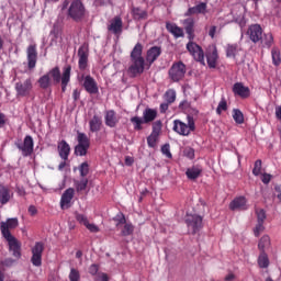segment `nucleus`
I'll use <instances>...</instances> for the list:
<instances>
[{"mask_svg": "<svg viewBox=\"0 0 281 281\" xmlns=\"http://www.w3.org/2000/svg\"><path fill=\"white\" fill-rule=\"evenodd\" d=\"M52 79L54 85H59V82H61V92L65 93V91H67V85H69L71 80V66H65L63 75H60V68L58 66L50 69L46 75L38 79L37 82L41 89H49V87H52Z\"/></svg>", "mask_w": 281, "mask_h": 281, "instance_id": "nucleus-1", "label": "nucleus"}, {"mask_svg": "<svg viewBox=\"0 0 281 281\" xmlns=\"http://www.w3.org/2000/svg\"><path fill=\"white\" fill-rule=\"evenodd\" d=\"M143 52L144 46L142 43H137L131 53L132 65L128 67V74L131 75V78H137V76H142V74H144L146 60L142 56Z\"/></svg>", "mask_w": 281, "mask_h": 281, "instance_id": "nucleus-2", "label": "nucleus"}, {"mask_svg": "<svg viewBox=\"0 0 281 281\" xmlns=\"http://www.w3.org/2000/svg\"><path fill=\"white\" fill-rule=\"evenodd\" d=\"M188 124L183 123L181 120H175L173 121V131L178 135H182V137H188L190 133L196 131V125L194 123V117L188 115L187 116Z\"/></svg>", "mask_w": 281, "mask_h": 281, "instance_id": "nucleus-3", "label": "nucleus"}, {"mask_svg": "<svg viewBox=\"0 0 281 281\" xmlns=\"http://www.w3.org/2000/svg\"><path fill=\"white\" fill-rule=\"evenodd\" d=\"M85 14H87V9L85 4L80 0H74L68 8V16L76 23H80L82 19H85Z\"/></svg>", "mask_w": 281, "mask_h": 281, "instance_id": "nucleus-4", "label": "nucleus"}, {"mask_svg": "<svg viewBox=\"0 0 281 281\" xmlns=\"http://www.w3.org/2000/svg\"><path fill=\"white\" fill-rule=\"evenodd\" d=\"M77 142L78 144L75 146V155L77 157H87V153H89V148H91V139L87 134L78 132Z\"/></svg>", "mask_w": 281, "mask_h": 281, "instance_id": "nucleus-5", "label": "nucleus"}, {"mask_svg": "<svg viewBox=\"0 0 281 281\" xmlns=\"http://www.w3.org/2000/svg\"><path fill=\"white\" fill-rule=\"evenodd\" d=\"M186 64L183 61H176L168 70V76L171 82H181L186 78Z\"/></svg>", "mask_w": 281, "mask_h": 281, "instance_id": "nucleus-6", "label": "nucleus"}, {"mask_svg": "<svg viewBox=\"0 0 281 281\" xmlns=\"http://www.w3.org/2000/svg\"><path fill=\"white\" fill-rule=\"evenodd\" d=\"M187 50L200 65L205 66V53L203 48L194 42V40H189L187 44Z\"/></svg>", "mask_w": 281, "mask_h": 281, "instance_id": "nucleus-7", "label": "nucleus"}, {"mask_svg": "<svg viewBox=\"0 0 281 281\" xmlns=\"http://www.w3.org/2000/svg\"><path fill=\"white\" fill-rule=\"evenodd\" d=\"M15 146L20 149L23 157H32L34 153V138L31 135H26L23 143L19 140L15 143Z\"/></svg>", "mask_w": 281, "mask_h": 281, "instance_id": "nucleus-8", "label": "nucleus"}, {"mask_svg": "<svg viewBox=\"0 0 281 281\" xmlns=\"http://www.w3.org/2000/svg\"><path fill=\"white\" fill-rule=\"evenodd\" d=\"M164 123L160 120L153 123V130L150 135L147 137V146L149 148H157V143L159 142V135H161V128Z\"/></svg>", "mask_w": 281, "mask_h": 281, "instance_id": "nucleus-9", "label": "nucleus"}, {"mask_svg": "<svg viewBox=\"0 0 281 281\" xmlns=\"http://www.w3.org/2000/svg\"><path fill=\"white\" fill-rule=\"evenodd\" d=\"M43 251H45V244L42 241L35 243L34 247L31 249V262L33 267H41L43 265Z\"/></svg>", "mask_w": 281, "mask_h": 281, "instance_id": "nucleus-10", "label": "nucleus"}, {"mask_svg": "<svg viewBox=\"0 0 281 281\" xmlns=\"http://www.w3.org/2000/svg\"><path fill=\"white\" fill-rule=\"evenodd\" d=\"M186 223L188 229L192 231V234H196L203 228V217L196 214H188L186 217Z\"/></svg>", "mask_w": 281, "mask_h": 281, "instance_id": "nucleus-11", "label": "nucleus"}, {"mask_svg": "<svg viewBox=\"0 0 281 281\" xmlns=\"http://www.w3.org/2000/svg\"><path fill=\"white\" fill-rule=\"evenodd\" d=\"M26 60L27 68L30 71L36 68V63H38V50L36 48V44H30L26 48Z\"/></svg>", "mask_w": 281, "mask_h": 281, "instance_id": "nucleus-12", "label": "nucleus"}, {"mask_svg": "<svg viewBox=\"0 0 281 281\" xmlns=\"http://www.w3.org/2000/svg\"><path fill=\"white\" fill-rule=\"evenodd\" d=\"M32 89L33 85L31 78L15 83V91L20 98H27V95L32 93Z\"/></svg>", "mask_w": 281, "mask_h": 281, "instance_id": "nucleus-13", "label": "nucleus"}, {"mask_svg": "<svg viewBox=\"0 0 281 281\" xmlns=\"http://www.w3.org/2000/svg\"><path fill=\"white\" fill-rule=\"evenodd\" d=\"M205 58L209 68L216 69L218 63V49L216 48V45H211L206 48Z\"/></svg>", "mask_w": 281, "mask_h": 281, "instance_id": "nucleus-14", "label": "nucleus"}, {"mask_svg": "<svg viewBox=\"0 0 281 281\" xmlns=\"http://www.w3.org/2000/svg\"><path fill=\"white\" fill-rule=\"evenodd\" d=\"M262 26L260 24H251L247 30V36L252 43H262Z\"/></svg>", "mask_w": 281, "mask_h": 281, "instance_id": "nucleus-15", "label": "nucleus"}, {"mask_svg": "<svg viewBox=\"0 0 281 281\" xmlns=\"http://www.w3.org/2000/svg\"><path fill=\"white\" fill-rule=\"evenodd\" d=\"M19 227V218H8L7 222L0 223V231L3 236V238H8V236H13L12 233H10V229H16Z\"/></svg>", "mask_w": 281, "mask_h": 281, "instance_id": "nucleus-16", "label": "nucleus"}, {"mask_svg": "<svg viewBox=\"0 0 281 281\" xmlns=\"http://www.w3.org/2000/svg\"><path fill=\"white\" fill-rule=\"evenodd\" d=\"M7 236L8 237H4V239L9 245V250L12 252V256H14L15 260L21 259V241H19L14 236Z\"/></svg>", "mask_w": 281, "mask_h": 281, "instance_id": "nucleus-17", "label": "nucleus"}, {"mask_svg": "<svg viewBox=\"0 0 281 281\" xmlns=\"http://www.w3.org/2000/svg\"><path fill=\"white\" fill-rule=\"evenodd\" d=\"M83 79V88L86 89L87 93H90L91 95H95V93L100 92V89L98 88V82L91 75H82L81 77Z\"/></svg>", "mask_w": 281, "mask_h": 281, "instance_id": "nucleus-18", "label": "nucleus"}, {"mask_svg": "<svg viewBox=\"0 0 281 281\" xmlns=\"http://www.w3.org/2000/svg\"><path fill=\"white\" fill-rule=\"evenodd\" d=\"M182 25L184 27L187 38L189 41H194L196 38V35L194 34V27L196 26V22L194 21V18H187L182 21Z\"/></svg>", "mask_w": 281, "mask_h": 281, "instance_id": "nucleus-19", "label": "nucleus"}, {"mask_svg": "<svg viewBox=\"0 0 281 281\" xmlns=\"http://www.w3.org/2000/svg\"><path fill=\"white\" fill-rule=\"evenodd\" d=\"M194 14H207V2H199L194 7H190L184 16H194Z\"/></svg>", "mask_w": 281, "mask_h": 281, "instance_id": "nucleus-20", "label": "nucleus"}, {"mask_svg": "<svg viewBox=\"0 0 281 281\" xmlns=\"http://www.w3.org/2000/svg\"><path fill=\"white\" fill-rule=\"evenodd\" d=\"M74 194H76V190L74 188H68L61 195L60 199V207L61 210H67L70 207V203L74 200Z\"/></svg>", "mask_w": 281, "mask_h": 281, "instance_id": "nucleus-21", "label": "nucleus"}, {"mask_svg": "<svg viewBox=\"0 0 281 281\" xmlns=\"http://www.w3.org/2000/svg\"><path fill=\"white\" fill-rule=\"evenodd\" d=\"M78 56H79V69L80 71H85L89 65V50L85 48L83 46L79 47L78 49Z\"/></svg>", "mask_w": 281, "mask_h": 281, "instance_id": "nucleus-22", "label": "nucleus"}, {"mask_svg": "<svg viewBox=\"0 0 281 281\" xmlns=\"http://www.w3.org/2000/svg\"><path fill=\"white\" fill-rule=\"evenodd\" d=\"M124 27V22H122V18L115 16L111 20L110 25H108V31L112 34H122Z\"/></svg>", "mask_w": 281, "mask_h": 281, "instance_id": "nucleus-23", "label": "nucleus"}, {"mask_svg": "<svg viewBox=\"0 0 281 281\" xmlns=\"http://www.w3.org/2000/svg\"><path fill=\"white\" fill-rule=\"evenodd\" d=\"M57 150L59 154V157L67 161L69 159V155L71 154V146L67 144V140H60L57 145Z\"/></svg>", "mask_w": 281, "mask_h": 281, "instance_id": "nucleus-24", "label": "nucleus"}, {"mask_svg": "<svg viewBox=\"0 0 281 281\" xmlns=\"http://www.w3.org/2000/svg\"><path fill=\"white\" fill-rule=\"evenodd\" d=\"M233 93L235 95H239V98H249V95H251L249 87H246L245 85H243V82L234 83Z\"/></svg>", "mask_w": 281, "mask_h": 281, "instance_id": "nucleus-25", "label": "nucleus"}, {"mask_svg": "<svg viewBox=\"0 0 281 281\" xmlns=\"http://www.w3.org/2000/svg\"><path fill=\"white\" fill-rule=\"evenodd\" d=\"M105 125L110 128H115L117 124H120V119H117V113L114 112V110H108L105 112Z\"/></svg>", "mask_w": 281, "mask_h": 281, "instance_id": "nucleus-26", "label": "nucleus"}, {"mask_svg": "<svg viewBox=\"0 0 281 281\" xmlns=\"http://www.w3.org/2000/svg\"><path fill=\"white\" fill-rule=\"evenodd\" d=\"M161 56V47L153 46L147 50L146 60L149 65H153L157 58Z\"/></svg>", "mask_w": 281, "mask_h": 281, "instance_id": "nucleus-27", "label": "nucleus"}, {"mask_svg": "<svg viewBox=\"0 0 281 281\" xmlns=\"http://www.w3.org/2000/svg\"><path fill=\"white\" fill-rule=\"evenodd\" d=\"M166 30L170 34H172V36H175V38H183V36H184L183 29H181V26L177 25L176 23L167 22Z\"/></svg>", "mask_w": 281, "mask_h": 281, "instance_id": "nucleus-28", "label": "nucleus"}, {"mask_svg": "<svg viewBox=\"0 0 281 281\" xmlns=\"http://www.w3.org/2000/svg\"><path fill=\"white\" fill-rule=\"evenodd\" d=\"M229 210L233 212L236 210H247V199L245 196L234 199L229 204Z\"/></svg>", "mask_w": 281, "mask_h": 281, "instance_id": "nucleus-29", "label": "nucleus"}, {"mask_svg": "<svg viewBox=\"0 0 281 281\" xmlns=\"http://www.w3.org/2000/svg\"><path fill=\"white\" fill-rule=\"evenodd\" d=\"M201 172H203V168L196 165L188 168L186 171V176L188 179H190V181H194L195 179H199V177H201Z\"/></svg>", "mask_w": 281, "mask_h": 281, "instance_id": "nucleus-30", "label": "nucleus"}, {"mask_svg": "<svg viewBox=\"0 0 281 281\" xmlns=\"http://www.w3.org/2000/svg\"><path fill=\"white\" fill-rule=\"evenodd\" d=\"M90 132L98 133L102 128V117L98 114H94L89 121Z\"/></svg>", "mask_w": 281, "mask_h": 281, "instance_id": "nucleus-31", "label": "nucleus"}, {"mask_svg": "<svg viewBox=\"0 0 281 281\" xmlns=\"http://www.w3.org/2000/svg\"><path fill=\"white\" fill-rule=\"evenodd\" d=\"M157 120V110L146 108L143 111V121L145 124H150V122H155Z\"/></svg>", "mask_w": 281, "mask_h": 281, "instance_id": "nucleus-32", "label": "nucleus"}, {"mask_svg": "<svg viewBox=\"0 0 281 281\" xmlns=\"http://www.w3.org/2000/svg\"><path fill=\"white\" fill-rule=\"evenodd\" d=\"M132 16L134 21H146V19H148V11L135 7L132 9Z\"/></svg>", "mask_w": 281, "mask_h": 281, "instance_id": "nucleus-33", "label": "nucleus"}, {"mask_svg": "<svg viewBox=\"0 0 281 281\" xmlns=\"http://www.w3.org/2000/svg\"><path fill=\"white\" fill-rule=\"evenodd\" d=\"M10 199H12L10 189H8L7 187L0 186V203H1V205H5V204L10 203Z\"/></svg>", "mask_w": 281, "mask_h": 281, "instance_id": "nucleus-34", "label": "nucleus"}, {"mask_svg": "<svg viewBox=\"0 0 281 281\" xmlns=\"http://www.w3.org/2000/svg\"><path fill=\"white\" fill-rule=\"evenodd\" d=\"M239 52H240V46H238V44H228L226 47L227 58H236Z\"/></svg>", "mask_w": 281, "mask_h": 281, "instance_id": "nucleus-35", "label": "nucleus"}, {"mask_svg": "<svg viewBox=\"0 0 281 281\" xmlns=\"http://www.w3.org/2000/svg\"><path fill=\"white\" fill-rule=\"evenodd\" d=\"M74 183L76 192H85V190H87V187L89 186V179L81 178L80 180H75Z\"/></svg>", "mask_w": 281, "mask_h": 281, "instance_id": "nucleus-36", "label": "nucleus"}, {"mask_svg": "<svg viewBox=\"0 0 281 281\" xmlns=\"http://www.w3.org/2000/svg\"><path fill=\"white\" fill-rule=\"evenodd\" d=\"M271 247V238L269 237V235H263L258 244V249L261 252H265V249H269Z\"/></svg>", "mask_w": 281, "mask_h": 281, "instance_id": "nucleus-37", "label": "nucleus"}, {"mask_svg": "<svg viewBox=\"0 0 281 281\" xmlns=\"http://www.w3.org/2000/svg\"><path fill=\"white\" fill-rule=\"evenodd\" d=\"M271 57H272V65H274V67H280V65H281V53H280V48L273 47V48L271 49Z\"/></svg>", "mask_w": 281, "mask_h": 281, "instance_id": "nucleus-38", "label": "nucleus"}, {"mask_svg": "<svg viewBox=\"0 0 281 281\" xmlns=\"http://www.w3.org/2000/svg\"><path fill=\"white\" fill-rule=\"evenodd\" d=\"M130 122L133 124L134 126V131H143L144 130V126H142V124H146L144 122V119L143 117H139V116H133L130 119Z\"/></svg>", "mask_w": 281, "mask_h": 281, "instance_id": "nucleus-39", "label": "nucleus"}, {"mask_svg": "<svg viewBox=\"0 0 281 281\" xmlns=\"http://www.w3.org/2000/svg\"><path fill=\"white\" fill-rule=\"evenodd\" d=\"M258 265L260 269H267V267H269V257L267 256V252H260L258 257Z\"/></svg>", "mask_w": 281, "mask_h": 281, "instance_id": "nucleus-40", "label": "nucleus"}, {"mask_svg": "<svg viewBox=\"0 0 281 281\" xmlns=\"http://www.w3.org/2000/svg\"><path fill=\"white\" fill-rule=\"evenodd\" d=\"M233 120L236 124H244L245 123V115L239 109L233 110Z\"/></svg>", "mask_w": 281, "mask_h": 281, "instance_id": "nucleus-41", "label": "nucleus"}, {"mask_svg": "<svg viewBox=\"0 0 281 281\" xmlns=\"http://www.w3.org/2000/svg\"><path fill=\"white\" fill-rule=\"evenodd\" d=\"M165 100L167 104H172L177 100V92L172 89H169L165 93Z\"/></svg>", "mask_w": 281, "mask_h": 281, "instance_id": "nucleus-42", "label": "nucleus"}, {"mask_svg": "<svg viewBox=\"0 0 281 281\" xmlns=\"http://www.w3.org/2000/svg\"><path fill=\"white\" fill-rule=\"evenodd\" d=\"M261 43L265 47H271L273 45V34L266 33L262 35V42Z\"/></svg>", "mask_w": 281, "mask_h": 281, "instance_id": "nucleus-43", "label": "nucleus"}, {"mask_svg": "<svg viewBox=\"0 0 281 281\" xmlns=\"http://www.w3.org/2000/svg\"><path fill=\"white\" fill-rule=\"evenodd\" d=\"M133 232H135V226L132 223H126L121 231L122 236H132Z\"/></svg>", "mask_w": 281, "mask_h": 281, "instance_id": "nucleus-44", "label": "nucleus"}, {"mask_svg": "<svg viewBox=\"0 0 281 281\" xmlns=\"http://www.w3.org/2000/svg\"><path fill=\"white\" fill-rule=\"evenodd\" d=\"M227 100L225 97H222L221 101L218 102V105L216 108V114L222 115L223 111H227Z\"/></svg>", "mask_w": 281, "mask_h": 281, "instance_id": "nucleus-45", "label": "nucleus"}, {"mask_svg": "<svg viewBox=\"0 0 281 281\" xmlns=\"http://www.w3.org/2000/svg\"><path fill=\"white\" fill-rule=\"evenodd\" d=\"M80 177L86 179L87 175H89V162L85 161L79 166Z\"/></svg>", "mask_w": 281, "mask_h": 281, "instance_id": "nucleus-46", "label": "nucleus"}, {"mask_svg": "<svg viewBox=\"0 0 281 281\" xmlns=\"http://www.w3.org/2000/svg\"><path fill=\"white\" fill-rule=\"evenodd\" d=\"M76 221L79 222L80 225H83L87 227V224L89 223V218L85 214L76 213L75 215Z\"/></svg>", "mask_w": 281, "mask_h": 281, "instance_id": "nucleus-47", "label": "nucleus"}, {"mask_svg": "<svg viewBox=\"0 0 281 281\" xmlns=\"http://www.w3.org/2000/svg\"><path fill=\"white\" fill-rule=\"evenodd\" d=\"M113 221L116 223V227H120V225H126V216H124L123 213L116 214Z\"/></svg>", "mask_w": 281, "mask_h": 281, "instance_id": "nucleus-48", "label": "nucleus"}, {"mask_svg": "<svg viewBox=\"0 0 281 281\" xmlns=\"http://www.w3.org/2000/svg\"><path fill=\"white\" fill-rule=\"evenodd\" d=\"M69 280L70 281H80V271L76 268H71L70 273H69Z\"/></svg>", "mask_w": 281, "mask_h": 281, "instance_id": "nucleus-49", "label": "nucleus"}, {"mask_svg": "<svg viewBox=\"0 0 281 281\" xmlns=\"http://www.w3.org/2000/svg\"><path fill=\"white\" fill-rule=\"evenodd\" d=\"M262 232H265V222H257V225L254 228V234H255L256 238H258V236H260V234H262Z\"/></svg>", "mask_w": 281, "mask_h": 281, "instance_id": "nucleus-50", "label": "nucleus"}, {"mask_svg": "<svg viewBox=\"0 0 281 281\" xmlns=\"http://www.w3.org/2000/svg\"><path fill=\"white\" fill-rule=\"evenodd\" d=\"M257 214V223H265V221L267 220V213L265 212V210L260 209L256 211Z\"/></svg>", "mask_w": 281, "mask_h": 281, "instance_id": "nucleus-51", "label": "nucleus"}, {"mask_svg": "<svg viewBox=\"0 0 281 281\" xmlns=\"http://www.w3.org/2000/svg\"><path fill=\"white\" fill-rule=\"evenodd\" d=\"M261 170H262V160H256L255 167L252 169V175H255V177H258V175H260Z\"/></svg>", "mask_w": 281, "mask_h": 281, "instance_id": "nucleus-52", "label": "nucleus"}, {"mask_svg": "<svg viewBox=\"0 0 281 281\" xmlns=\"http://www.w3.org/2000/svg\"><path fill=\"white\" fill-rule=\"evenodd\" d=\"M162 155H166L168 159H172V153H170V144H165L161 147Z\"/></svg>", "mask_w": 281, "mask_h": 281, "instance_id": "nucleus-53", "label": "nucleus"}, {"mask_svg": "<svg viewBox=\"0 0 281 281\" xmlns=\"http://www.w3.org/2000/svg\"><path fill=\"white\" fill-rule=\"evenodd\" d=\"M86 228L89 229L91 234H98V232H100V227H98V225L91 224L89 222L86 224Z\"/></svg>", "mask_w": 281, "mask_h": 281, "instance_id": "nucleus-54", "label": "nucleus"}, {"mask_svg": "<svg viewBox=\"0 0 281 281\" xmlns=\"http://www.w3.org/2000/svg\"><path fill=\"white\" fill-rule=\"evenodd\" d=\"M183 153L184 157H188V159H194V148L187 147Z\"/></svg>", "mask_w": 281, "mask_h": 281, "instance_id": "nucleus-55", "label": "nucleus"}, {"mask_svg": "<svg viewBox=\"0 0 281 281\" xmlns=\"http://www.w3.org/2000/svg\"><path fill=\"white\" fill-rule=\"evenodd\" d=\"M99 267H98V265H95V263H93V265H91L90 267H89V273H90V276H97L98 274V271H99Z\"/></svg>", "mask_w": 281, "mask_h": 281, "instance_id": "nucleus-56", "label": "nucleus"}, {"mask_svg": "<svg viewBox=\"0 0 281 281\" xmlns=\"http://www.w3.org/2000/svg\"><path fill=\"white\" fill-rule=\"evenodd\" d=\"M179 109H180V111H188V109H190V102H188L186 100L180 102Z\"/></svg>", "mask_w": 281, "mask_h": 281, "instance_id": "nucleus-57", "label": "nucleus"}, {"mask_svg": "<svg viewBox=\"0 0 281 281\" xmlns=\"http://www.w3.org/2000/svg\"><path fill=\"white\" fill-rule=\"evenodd\" d=\"M262 183H265L266 186L269 184L271 182V175L269 173H265L261 178Z\"/></svg>", "mask_w": 281, "mask_h": 281, "instance_id": "nucleus-58", "label": "nucleus"}, {"mask_svg": "<svg viewBox=\"0 0 281 281\" xmlns=\"http://www.w3.org/2000/svg\"><path fill=\"white\" fill-rule=\"evenodd\" d=\"M29 214L31 216H36V214H38V209H36L34 205H30L29 206Z\"/></svg>", "mask_w": 281, "mask_h": 281, "instance_id": "nucleus-59", "label": "nucleus"}, {"mask_svg": "<svg viewBox=\"0 0 281 281\" xmlns=\"http://www.w3.org/2000/svg\"><path fill=\"white\" fill-rule=\"evenodd\" d=\"M16 193L19 196H25L27 193L25 192V188L23 187H16Z\"/></svg>", "mask_w": 281, "mask_h": 281, "instance_id": "nucleus-60", "label": "nucleus"}, {"mask_svg": "<svg viewBox=\"0 0 281 281\" xmlns=\"http://www.w3.org/2000/svg\"><path fill=\"white\" fill-rule=\"evenodd\" d=\"M274 192H277V199L281 202V184L274 187Z\"/></svg>", "mask_w": 281, "mask_h": 281, "instance_id": "nucleus-61", "label": "nucleus"}, {"mask_svg": "<svg viewBox=\"0 0 281 281\" xmlns=\"http://www.w3.org/2000/svg\"><path fill=\"white\" fill-rule=\"evenodd\" d=\"M209 36H211L212 38H214V36H216V26L215 25L210 27Z\"/></svg>", "mask_w": 281, "mask_h": 281, "instance_id": "nucleus-62", "label": "nucleus"}, {"mask_svg": "<svg viewBox=\"0 0 281 281\" xmlns=\"http://www.w3.org/2000/svg\"><path fill=\"white\" fill-rule=\"evenodd\" d=\"M72 98H74L75 102H77V100H80V90L75 89L72 92Z\"/></svg>", "mask_w": 281, "mask_h": 281, "instance_id": "nucleus-63", "label": "nucleus"}, {"mask_svg": "<svg viewBox=\"0 0 281 281\" xmlns=\"http://www.w3.org/2000/svg\"><path fill=\"white\" fill-rule=\"evenodd\" d=\"M276 117L277 120H281V105L276 108Z\"/></svg>", "mask_w": 281, "mask_h": 281, "instance_id": "nucleus-64", "label": "nucleus"}]
</instances>
